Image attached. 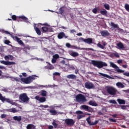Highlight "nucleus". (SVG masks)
Masks as SVG:
<instances>
[{
  "label": "nucleus",
  "mask_w": 129,
  "mask_h": 129,
  "mask_svg": "<svg viewBox=\"0 0 129 129\" xmlns=\"http://www.w3.org/2000/svg\"><path fill=\"white\" fill-rule=\"evenodd\" d=\"M1 118H6V117H7V114H2L1 116Z\"/></svg>",
  "instance_id": "obj_51"
},
{
  "label": "nucleus",
  "mask_w": 129,
  "mask_h": 129,
  "mask_svg": "<svg viewBox=\"0 0 129 129\" xmlns=\"http://www.w3.org/2000/svg\"><path fill=\"white\" fill-rule=\"evenodd\" d=\"M98 114H99V115H102L104 114V113H103L102 112H101V111H99L98 112Z\"/></svg>",
  "instance_id": "obj_56"
},
{
  "label": "nucleus",
  "mask_w": 129,
  "mask_h": 129,
  "mask_svg": "<svg viewBox=\"0 0 129 129\" xmlns=\"http://www.w3.org/2000/svg\"><path fill=\"white\" fill-rule=\"evenodd\" d=\"M4 43L6 45H9V44H10V43H11V41H10V40H5Z\"/></svg>",
  "instance_id": "obj_47"
},
{
  "label": "nucleus",
  "mask_w": 129,
  "mask_h": 129,
  "mask_svg": "<svg viewBox=\"0 0 129 129\" xmlns=\"http://www.w3.org/2000/svg\"><path fill=\"white\" fill-rule=\"evenodd\" d=\"M86 120H87L88 123H89V124L90 123V122H91V121L90 120V117H88L86 119Z\"/></svg>",
  "instance_id": "obj_50"
},
{
  "label": "nucleus",
  "mask_w": 129,
  "mask_h": 129,
  "mask_svg": "<svg viewBox=\"0 0 129 129\" xmlns=\"http://www.w3.org/2000/svg\"><path fill=\"white\" fill-rule=\"evenodd\" d=\"M48 128L49 129H53V128H54V127L52 125H49L48 126Z\"/></svg>",
  "instance_id": "obj_64"
},
{
  "label": "nucleus",
  "mask_w": 129,
  "mask_h": 129,
  "mask_svg": "<svg viewBox=\"0 0 129 129\" xmlns=\"http://www.w3.org/2000/svg\"><path fill=\"white\" fill-rule=\"evenodd\" d=\"M125 9L127 12H129V5L128 4L125 5Z\"/></svg>",
  "instance_id": "obj_43"
},
{
  "label": "nucleus",
  "mask_w": 129,
  "mask_h": 129,
  "mask_svg": "<svg viewBox=\"0 0 129 129\" xmlns=\"http://www.w3.org/2000/svg\"><path fill=\"white\" fill-rule=\"evenodd\" d=\"M41 95L43 97L47 96V92L45 90H42L41 92Z\"/></svg>",
  "instance_id": "obj_33"
},
{
  "label": "nucleus",
  "mask_w": 129,
  "mask_h": 129,
  "mask_svg": "<svg viewBox=\"0 0 129 129\" xmlns=\"http://www.w3.org/2000/svg\"><path fill=\"white\" fill-rule=\"evenodd\" d=\"M97 47H98L99 48H100L101 49H104V46H103V45H101V44H100V43H98L97 44Z\"/></svg>",
  "instance_id": "obj_39"
},
{
  "label": "nucleus",
  "mask_w": 129,
  "mask_h": 129,
  "mask_svg": "<svg viewBox=\"0 0 129 129\" xmlns=\"http://www.w3.org/2000/svg\"><path fill=\"white\" fill-rule=\"evenodd\" d=\"M64 7H61L59 9V13L60 14V15H63V14H64Z\"/></svg>",
  "instance_id": "obj_34"
},
{
  "label": "nucleus",
  "mask_w": 129,
  "mask_h": 129,
  "mask_svg": "<svg viewBox=\"0 0 129 129\" xmlns=\"http://www.w3.org/2000/svg\"><path fill=\"white\" fill-rule=\"evenodd\" d=\"M12 20H13V21H17V16L12 15Z\"/></svg>",
  "instance_id": "obj_41"
},
{
  "label": "nucleus",
  "mask_w": 129,
  "mask_h": 129,
  "mask_svg": "<svg viewBox=\"0 0 129 129\" xmlns=\"http://www.w3.org/2000/svg\"><path fill=\"white\" fill-rule=\"evenodd\" d=\"M60 63H61V64H66V61H65V60H62L61 61H60Z\"/></svg>",
  "instance_id": "obj_63"
},
{
  "label": "nucleus",
  "mask_w": 129,
  "mask_h": 129,
  "mask_svg": "<svg viewBox=\"0 0 129 129\" xmlns=\"http://www.w3.org/2000/svg\"><path fill=\"white\" fill-rule=\"evenodd\" d=\"M117 101H118L119 104H125V101L124 100L118 99Z\"/></svg>",
  "instance_id": "obj_32"
},
{
  "label": "nucleus",
  "mask_w": 129,
  "mask_h": 129,
  "mask_svg": "<svg viewBox=\"0 0 129 129\" xmlns=\"http://www.w3.org/2000/svg\"><path fill=\"white\" fill-rule=\"evenodd\" d=\"M89 104L90 105H92V106H97L98 105V104H97V103H96V102H95V101H93L90 100L89 102Z\"/></svg>",
  "instance_id": "obj_28"
},
{
  "label": "nucleus",
  "mask_w": 129,
  "mask_h": 129,
  "mask_svg": "<svg viewBox=\"0 0 129 129\" xmlns=\"http://www.w3.org/2000/svg\"><path fill=\"white\" fill-rule=\"evenodd\" d=\"M64 122L67 125L71 126L75 123V121L73 119L67 118L64 120Z\"/></svg>",
  "instance_id": "obj_12"
},
{
  "label": "nucleus",
  "mask_w": 129,
  "mask_h": 129,
  "mask_svg": "<svg viewBox=\"0 0 129 129\" xmlns=\"http://www.w3.org/2000/svg\"><path fill=\"white\" fill-rule=\"evenodd\" d=\"M104 7L105 9L106 10H107L108 11H109V10H110V9L109 7V5L107 4H104Z\"/></svg>",
  "instance_id": "obj_38"
},
{
  "label": "nucleus",
  "mask_w": 129,
  "mask_h": 129,
  "mask_svg": "<svg viewBox=\"0 0 129 129\" xmlns=\"http://www.w3.org/2000/svg\"><path fill=\"white\" fill-rule=\"evenodd\" d=\"M85 87L87 89H92V88H94V85L92 83L87 82L85 83Z\"/></svg>",
  "instance_id": "obj_13"
},
{
  "label": "nucleus",
  "mask_w": 129,
  "mask_h": 129,
  "mask_svg": "<svg viewBox=\"0 0 129 129\" xmlns=\"http://www.w3.org/2000/svg\"><path fill=\"white\" fill-rule=\"evenodd\" d=\"M58 58H59V55H58V54H55L53 56V58L55 59L56 60H57V59H58Z\"/></svg>",
  "instance_id": "obj_52"
},
{
  "label": "nucleus",
  "mask_w": 129,
  "mask_h": 129,
  "mask_svg": "<svg viewBox=\"0 0 129 129\" xmlns=\"http://www.w3.org/2000/svg\"><path fill=\"white\" fill-rule=\"evenodd\" d=\"M76 113L77 114H83V112L82 111L79 110V111H77L76 112Z\"/></svg>",
  "instance_id": "obj_44"
},
{
  "label": "nucleus",
  "mask_w": 129,
  "mask_h": 129,
  "mask_svg": "<svg viewBox=\"0 0 129 129\" xmlns=\"http://www.w3.org/2000/svg\"><path fill=\"white\" fill-rule=\"evenodd\" d=\"M76 99L77 102H79L81 103H83V102H86L87 100L86 99V97H85V96H84L82 94H79L77 95V96H76Z\"/></svg>",
  "instance_id": "obj_3"
},
{
  "label": "nucleus",
  "mask_w": 129,
  "mask_h": 129,
  "mask_svg": "<svg viewBox=\"0 0 129 129\" xmlns=\"http://www.w3.org/2000/svg\"><path fill=\"white\" fill-rule=\"evenodd\" d=\"M81 109H83V110H85L86 111H88V112H93V108L86 105H82L81 106Z\"/></svg>",
  "instance_id": "obj_9"
},
{
  "label": "nucleus",
  "mask_w": 129,
  "mask_h": 129,
  "mask_svg": "<svg viewBox=\"0 0 129 129\" xmlns=\"http://www.w3.org/2000/svg\"><path fill=\"white\" fill-rule=\"evenodd\" d=\"M45 101H46V98L44 97L40 98V99H39L40 102L43 103V102H45Z\"/></svg>",
  "instance_id": "obj_35"
},
{
  "label": "nucleus",
  "mask_w": 129,
  "mask_h": 129,
  "mask_svg": "<svg viewBox=\"0 0 129 129\" xmlns=\"http://www.w3.org/2000/svg\"><path fill=\"white\" fill-rule=\"evenodd\" d=\"M0 63L1 64H4V65H15L16 62L14 61H5V60H0Z\"/></svg>",
  "instance_id": "obj_15"
},
{
  "label": "nucleus",
  "mask_w": 129,
  "mask_h": 129,
  "mask_svg": "<svg viewBox=\"0 0 129 129\" xmlns=\"http://www.w3.org/2000/svg\"><path fill=\"white\" fill-rule=\"evenodd\" d=\"M98 120H96L94 122H91L89 124L90 125H96L97 123H98Z\"/></svg>",
  "instance_id": "obj_36"
},
{
  "label": "nucleus",
  "mask_w": 129,
  "mask_h": 129,
  "mask_svg": "<svg viewBox=\"0 0 129 129\" xmlns=\"http://www.w3.org/2000/svg\"><path fill=\"white\" fill-rule=\"evenodd\" d=\"M8 111L9 112H13V113H15V112H18V110L16 109V108H13L9 109Z\"/></svg>",
  "instance_id": "obj_30"
},
{
  "label": "nucleus",
  "mask_w": 129,
  "mask_h": 129,
  "mask_svg": "<svg viewBox=\"0 0 129 129\" xmlns=\"http://www.w3.org/2000/svg\"><path fill=\"white\" fill-rule=\"evenodd\" d=\"M109 103L112 104H116V101L115 100H109Z\"/></svg>",
  "instance_id": "obj_40"
},
{
  "label": "nucleus",
  "mask_w": 129,
  "mask_h": 129,
  "mask_svg": "<svg viewBox=\"0 0 129 129\" xmlns=\"http://www.w3.org/2000/svg\"><path fill=\"white\" fill-rule=\"evenodd\" d=\"M100 34L102 37H107V36H109V32L106 30H103L101 31Z\"/></svg>",
  "instance_id": "obj_18"
},
{
  "label": "nucleus",
  "mask_w": 129,
  "mask_h": 129,
  "mask_svg": "<svg viewBox=\"0 0 129 129\" xmlns=\"http://www.w3.org/2000/svg\"><path fill=\"white\" fill-rule=\"evenodd\" d=\"M39 107H44V108H48V107H49V106L48 105H40Z\"/></svg>",
  "instance_id": "obj_45"
},
{
  "label": "nucleus",
  "mask_w": 129,
  "mask_h": 129,
  "mask_svg": "<svg viewBox=\"0 0 129 129\" xmlns=\"http://www.w3.org/2000/svg\"><path fill=\"white\" fill-rule=\"evenodd\" d=\"M46 63L48 64L46 66L47 69H48L49 70H53V69H54V66H53L52 64L50 63V62H48V61H47Z\"/></svg>",
  "instance_id": "obj_21"
},
{
  "label": "nucleus",
  "mask_w": 129,
  "mask_h": 129,
  "mask_svg": "<svg viewBox=\"0 0 129 129\" xmlns=\"http://www.w3.org/2000/svg\"><path fill=\"white\" fill-rule=\"evenodd\" d=\"M80 41H83V42H84L85 43H86V44H89V45H90V44H92L93 42V39L91 38H88L87 39H84L82 37H81L80 38Z\"/></svg>",
  "instance_id": "obj_11"
},
{
  "label": "nucleus",
  "mask_w": 129,
  "mask_h": 129,
  "mask_svg": "<svg viewBox=\"0 0 129 129\" xmlns=\"http://www.w3.org/2000/svg\"><path fill=\"white\" fill-rule=\"evenodd\" d=\"M53 75H54L55 76H60V73L55 72L53 73Z\"/></svg>",
  "instance_id": "obj_54"
},
{
  "label": "nucleus",
  "mask_w": 129,
  "mask_h": 129,
  "mask_svg": "<svg viewBox=\"0 0 129 129\" xmlns=\"http://www.w3.org/2000/svg\"><path fill=\"white\" fill-rule=\"evenodd\" d=\"M18 18V19H21V20H22V21L25 23L29 22V19L24 16H19Z\"/></svg>",
  "instance_id": "obj_23"
},
{
  "label": "nucleus",
  "mask_w": 129,
  "mask_h": 129,
  "mask_svg": "<svg viewBox=\"0 0 129 129\" xmlns=\"http://www.w3.org/2000/svg\"><path fill=\"white\" fill-rule=\"evenodd\" d=\"M47 110L51 113V115H57L58 114V112H57L56 110L48 109Z\"/></svg>",
  "instance_id": "obj_22"
},
{
  "label": "nucleus",
  "mask_w": 129,
  "mask_h": 129,
  "mask_svg": "<svg viewBox=\"0 0 129 129\" xmlns=\"http://www.w3.org/2000/svg\"><path fill=\"white\" fill-rule=\"evenodd\" d=\"M99 74H100V75H101V76H103V77H106V78H109V76H108L105 74L99 73Z\"/></svg>",
  "instance_id": "obj_37"
},
{
  "label": "nucleus",
  "mask_w": 129,
  "mask_h": 129,
  "mask_svg": "<svg viewBox=\"0 0 129 129\" xmlns=\"http://www.w3.org/2000/svg\"><path fill=\"white\" fill-rule=\"evenodd\" d=\"M113 55L116 57V58H119V54L118 53H114Z\"/></svg>",
  "instance_id": "obj_48"
},
{
  "label": "nucleus",
  "mask_w": 129,
  "mask_h": 129,
  "mask_svg": "<svg viewBox=\"0 0 129 129\" xmlns=\"http://www.w3.org/2000/svg\"><path fill=\"white\" fill-rule=\"evenodd\" d=\"M121 109H126V106L124 105H121Z\"/></svg>",
  "instance_id": "obj_62"
},
{
  "label": "nucleus",
  "mask_w": 129,
  "mask_h": 129,
  "mask_svg": "<svg viewBox=\"0 0 129 129\" xmlns=\"http://www.w3.org/2000/svg\"><path fill=\"white\" fill-rule=\"evenodd\" d=\"M100 13L101 15H102V16H107V11L105 9L101 10Z\"/></svg>",
  "instance_id": "obj_27"
},
{
  "label": "nucleus",
  "mask_w": 129,
  "mask_h": 129,
  "mask_svg": "<svg viewBox=\"0 0 129 129\" xmlns=\"http://www.w3.org/2000/svg\"><path fill=\"white\" fill-rule=\"evenodd\" d=\"M123 74L125 76H127V77H129V73H123Z\"/></svg>",
  "instance_id": "obj_58"
},
{
  "label": "nucleus",
  "mask_w": 129,
  "mask_h": 129,
  "mask_svg": "<svg viewBox=\"0 0 129 129\" xmlns=\"http://www.w3.org/2000/svg\"><path fill=\"white\" fill-rule=\"evenodd\" d=\"M26 127L27 129H35L36 128V126L32 124H29Z\"/></svg>",
  "instance_id": "obj_26"
},
{
  "label": "nucleus",
  "mask_w": 129,
  "mask_h": 129,
  "mask_svg": "<svg viewBox=\"0 0 129 129\" xmlns=\"http://www.w3.org/2000/svg\"><path fill=\"white\" fill-rule=\"evenodd\" d=\"M91 64L95 67H97L99 69L102 68V67H106L107 64L104 62H102L100 60H91Z\"/></svg>",
  "instance_id": "obj_2"
},
{
  "label": "nucleus",
  "mask_w": 129,
  "mask_h": 129,
  "mask_svg": "<svg viewBox=\"0 0 129 129\" xmlns=\"http://www.w3.org/2000/svg\"><path fill=\"white\" fill-rule=\"evenodd\" d=\"M19 99L22 102H28L30 99L26 93L21 94L19 96Z\"/></svg>",
  "instance_id": "obj_6"
},
{
  "label": "nucleus",
  "mask_w": 129,
  "mask_h": 129,
  "mask_svg": "<svg viewBox=\"0 0 129 129\" xmlns=\"http://www.w3.org/2000/svg\"><path fill=\"white\" fill-rule=\"evenodd\" d=\"M110 64L111 67H112V68H114V69H115L117 72H118V73H123V72H124V71L120 70V69H119V68L113 62H110Z\"/></svg>",
  "instance_id": "obj_10"
},
{
  "label": "nucleus",
  "mask_w": 129,
  "mask_h": 129,
  "mask_svg": "<svg viewBox=\"0 0 129 129\" xmlns=\"http://www.w3.org/2000/svg\"><path fill=\"white\" fill-rule=\"evenodd\" d=\"M117 62L118 64H121V63H122V60L118 59Z\"/></svg>",
  "instance_id": "obj_57"
},
{
  "label": "nucleus",
  "mask_w": 129,
  "mask_h": 129,
  "mask_svg": "<svg viewBox=\"0 0 129 129\" xmlns=\"http://www.w3.org/2000/svg\"><path fill=\"white\" fill-rule=\"evenodd\" d=\"M82 117H83V115L78 114L77 118L78 119H81V118H82Z\"/></svg>",
  "instance_id": "obj_46"
},
{
  "label": "nucleus",
  "mask_w": 129,
  "mask_h": 129,
  "mask_svg": "<svg viewBox=\"0 0 129 129\" xmlns=\"http://www.w3.org/2000/svg\"><path fill=\"white\" fill-rule=\"evenodd\" d=\"M63 37H65V33L64 32H60L57 35V38L58 39H62Z\"/></svg>",
  "instance_id": "obj_25"
},
{
  "label": "nucleus",
  "mask_w": 129,
  "mask_h": 129,
  "mask_svg": "<svg viewBox=\"0 0 129 129\" xmlns=\"http://www.w3.org/2000/svg\"><path fill=\"white\" fill-rule=\"evenodd\" d=\"M117 47H118V49L119 50H124V45L121 42H119L116 44Z\"/></svg>",
  "instance_id": "obj_19"
},
{
  "label": "nucleus",
  "mask_w": 129,
  "mask_h": 129,
  "mask_svg": "<svg viewBox=\"0 0 129 129\" xmlns=\"http://www.w3.org/2000/svg\"><path fill=\"white\" fill-rule=\"evenodd\" d=\"M0 100H1V101H2L3 103L6 101V102H8V103H10V104L14 105V102H13V101L9 98H6V97L3 96V95H2L1 93H0Z\"/></svg>",
  "instance_id": "obj_8"
},
{
  "label": "nucleus",
  "mask_w": 129,
  "mask_h": 129,
  "mask_svg": "<svg viewBox=\"0 0 129 129\" xmlns=\"http://www.w3.org/2000/svg\"><path fill=\"white\" fill-rule=\"evenodd\" d=\"M52 125L54 126V127H57V123L55 122V121H53L52 122Z\"/></svg>",
  "instance_id": "obj_60"
},
{
  "label": "nucleus",
  "mask_w": 129,
  "mask_h": 129,
  "mask_svg": "<svg viewBox=\"0 0 129 129\" xmlns=\"http://www.w3.org/2000/svg\"><path fill=\"white\" fill-rule=\"evenodd\" d=\"M109 121H110L111 122H116V120L110 118L109 119Z\"/></svg>",
  "instance_id": "obj_42"
},
{
  "label": "nucleus",
  "mask_w": 129,
  "mask_h": 129,
  "mask_svg": "<svg viewBox=\"0 0 129 129\" xmlns=\"http://www.w3.org/2000/svg\"><path fill=\"white\" fill-rule=\"evenodd\" d=\"M10 55H8L5 56L4 58L5 60H10Z\"/></svg>",
  "instance_id": "obj_49"
},
{
  "label": "nucleus",
  "mask_w": 129,
  "mask_h": 129,
  "mask_svg": "<svg viewBox=\"0 0 129 129\" xmlns=\"http://www.w3.org/2000/svg\"><path fill=\"white\" fill-rule=\"evenodd\" d=\"M66 47H67V48H71L72 49H76L77 50H87V49H88L89 50H91V51L93 50L92 48H81L78 47L75 45H71V44H70V43H67L66 44Z\"/></svg>",
  "instance_id": "obj_5"
},
{
  "label": "nucleus",
  "mask_w": 129,
  "mask_h": 129,
  "mask_svg": "<svg viewBox=\"0 0 129 129\" xmlns=\"http://www.w3.org/2000/svg\"><path fill=\"white\" fill-rule=\"evenodd\" d=\"M67 78L69 79H76V76L73 74L69 75L67 76Z\"/></svg>",
  "instance_id": "obj_29"
},
{
  "label": "nucleus",
  "mask_w": 129,
  "mask_h": 129,
  "mask_svg": "<svg viewBox=\"0 0 129 129\" xmlns=\"http://www.w3.org/2000/svg\"><path fill=\"white\" fill-rule=\"evenodd\" d=\"M11 37H12L14 40L17 41V42H18V43H19V44H20V45H24V42H23V41H22L20 38H19L18 36L13 35V34H11Z\"/></svg>",
  "instance_id": "obj_14"
},
{
  "label": "nucleus",
  "mask_w": 129,
  "mask_h": 129,
  "mask_svg": "<svg viewBox=\"0 0 129 129\" xmlns=\"http://www.w3.org/2000/svg\"><path fill=\"white\" fill-rule=\"evenodd\" d=\"M92 12L94 14H96L97 13V9L96 8H95V9H93Z\"/></svg>",
  "instance_id": "obj_53"
},
{
  "label": "nucleus",
  "mask_w": 129,
  "mask_h": 129,
  "mask_svg": "<svg viewBox=\"0 0 129 129\" xmlns=\"http://www.w3.org/2000/svg\"><path fill=\"white\" fill-rule=\"evenodd\" d=\"M106 91L110 95H113V96H114V95H115L117 92V90L112 86H110L107 87Z\"/></svg>",
  "instance_id": "obj_4"
},
{
  "label": "nucleus",
  "mask_w": 129,
  "mask_h": 129,
  "mask_svg": "<svg viewBox=\"0 0 129 129\" xmlns=\"http://www.w3.org/2000/svg\"><path fill=\"white\" fill-rule=\"evenodd\" d=\"M41 26H43L41 23L34 24V30L38 36H41L42 34L41 30H40V29H41Z\"/></svg>",
  "instance_id": "obj_7"
},
{
  "label": "nucleus",
  "mask_w": 129,
  "mask_h": 129,
  "mask_svg": "<svg viewBox=\"0 0 129 129\" xmlns=\"http://www.w3.org/2000/svg\"><path fill=\"white\" fill-rule=\"evenodd\" d=\"M42 25H41V27L42 26H44L41 27V29L43 31V32H49V26H48V24L47 23L44 24H42Z\"/></svg>",
  "instance_id": "obj_17"
},
{
  "label": "nucleus",
  "mask_w": 129,
  "mask_h": 129,
  "mask_svg": "<svg viewBox=\"0 0 129 129\" xmlns=\"http://www.w3.org/2000/svg\"><path fill=\"white\" fill-rule=\"evenodd\" d=\"M69 54L72 57H78V56H79V54L75 51H70Z\"/></svg>",
  "instance_id": "obj_20"
},
{
  "label": "nucleus",
  "mask_w": 129,
  "mask_h": 129,
  "mask_svg": "<svg viewBox=\"0 0 129 129\" xmlns=\"http://www.w3.org/2000/svg\"><path fill=\"white\" fill-rule=\"evenodd\" d=\"M35 99H36V100H39L40 101V98H41V97H40L39 96H36L35 97Z\"/></svg>",
  "instance_id": "obj_55"
},
{
  "label": "nucleus",
  "mask_w": 129,
  "mask_h": 129,
  "mask_svg": "<svg viewBox=\"0 0 129 129\" xmlns=\"http://www.w3.org/2000/svg\"><path fill=\"white\" fill-rule=\"evenodd\" d=\"M116 85L118 88H124V85L121 82L116 83Z\"/></svg>",
  "instance_id": "obj_24"
},
{
  "label": "nucleus",
  "mask_w": 129,
  "mask_h": 129,
  "mask_svg": "<svg viewBox=\"0 0 129 129\" xmlns=\"http://www.w3.org/2000/svg\"><path fill=\"white\" fill-rule=\"evenodd\" d=\"M56 59L55 58H52L51 60V62L52 63V64H55V62H56Z\"/></svg>",
  "instance_id": "obj_59"
},
{
  "label": "nucleus",
  "mask_w": 129,
  "mask_h": 129,
  "mask_svg": "<svg viewBox=\"0 0 129 129\" xmlns=\"http://www.w3.org/2000/svg\"><path fill=\"white\" fill-rule=\"evenodd\" d=\"M9 57H10V58L11 61H13V60H14V56H13V55L9 54Z\"/></svg>",
  "instance_id": "obj_61"
},
{
  "label": "nucleus",
  "mask_w": 129,
  "mask_h": 129,
  "mask_svg": "<svg viewBox=\"0 0 129 129\" xmlns=\"http://www.w3.org/2000/svg\"><path fill=\"white\" fill-rule=\"evenodd\" d=\"M111 26L114 28V29H117V31H119V32H120V33H123V29L119 28V27H118L117 24H115L113 22H111Z\"/></svg>",
  "instance_id": "obj_16"
},
{
  "label": "nucleus",
  "mask_w": 129,
  "mask_h": 129,
  "mask_svg": "<svg viewBox=\"0 0 129 129\" xmlns=\"http://www.w3.org/2000/svg\"><path fill=\"white\" fill-rule=\"evenodd\" d=\"M13 119H14V120H17V121H21V120H22V117L21 116H15L13 117Z\"/></svg>",
  "instance_id": "obj_31"
},
{
  "label": "nucleus",
  "mask_w": 129,
  "mask_h": 129,
  "mask_svg": "<svg viewBox=\"0 0 129 129\" xmlns=\"http://www.w3.org/2000/svg\"><path fill=\"white\" fill-rule=\"evenodd\" d=\"M35 77H37V76L33 75L31 76H30L27 78H19L18 77H16L14 78V80H15V81H17V82H20V81H22V82H23V83H25V84H30V83H32V82H33V81L36 79Z\"/></svg>",
  "instance_id": "obj_1"
}]
</instances>
